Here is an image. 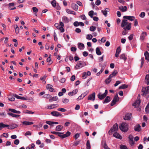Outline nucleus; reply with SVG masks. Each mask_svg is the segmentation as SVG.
Instances as JSON below:
<instances>
[{
  "label": "nucleus",
  "instance_id": "53",
  "mask_svg": "<svg viewBox=\"0 0 149 149\" xmlns=\"http://www.w3.org/2000/svg\"><path fill=\"white\" fill-rule=\"evenodd\" d=\"M50 55L48 57V58H47V62H49V65L51 64L52 63V61L51 60V58L50 57Z\"/></svg>",
  "mask_w": 149,
  "mask_h": 149
},
{
  "label": "nucleus",
  "instance_id": "56",
  "mask_svg": "<svg viewBox=\"0 0 149 149\" xmlns=\"http://www.w3.org/2000/svg\"><path fill=\"white\" fill-rule=\"evenodd\" d=\"M145 16V13L144 12H142L139 15V16L141 18L144 17Z\"/></svg>",
  "mask_w": 149,
  "mask_h": 149
},
{
  "label": "nucleus",
  "instance_id": "50",
  "mask_svg": "<svg viewBox=\"0 0 149 149\" xmlns=\"http://www.w3.org/2000/svg\"><path fill=\"white\" fill-rule=\"evenodd\" d=\"M15 26H16V27L15 28V32L17 34H18L19 32V28L17 25H16Z\"/></svg>",
  "mask_w": 149,
  "mask_h": 149
},
{
  "label": "nucleus",
  "instance_id": "21",
  "mask_svg": "<svg viewBox=\"0 0 149 149\" xmlns=\"http://www.w3.org/2000/svg\"><path fill=\"white\" fill-rule=\"evenodd\" d=\"M132 117V114L130 113L127 114L124 118L125 120H130Z\"/></svg>",
  "mask_w": 149,
  "mask_h": 149
},
{
  "label": "nucleus",
  "instance_id": "16",
  "mask_svg": "<svg viewBox=\"0 0 149 149\" xmlns=\"http://www.w3.org/2000/svg\"><path fill=\"white\" fill-rule=\"evenodd\" d=\"M91 74V72L89 71H87V73L84 72L83 74L82 77L83 79H85L87 77V76H90Z\"/></svg>",
  "mask_w": 149,
  "mask_h": 149
},
{
  "label": "nucleus",
  "instance_id": "57",
  "mask_svg": "<svg viewBox=\"0 0 149 149\" xmlns=\"http://www.w3.org/2000/svg\"><path fill=\"white\" fill-rule=\"evenodd\" d=\"M57 110L63 112H65L66 111V110L65 109L63 108H59Z\"/></svg>",
  "mask_w": 149,
  "mask_h": 149
},
{
  "label": "nucleus",
  "instance_id": "51",
  "mask_svg": "<svg viewBox=\"0 0 149 149\" xmlns=\"http://www.w3.org/2000/svg\"><path fill=\"white\" fill-rule=\"evenodd\" d=\"M66 11L67 13L69 14H73V13L74 12V11L68 9H66Z\"/></svg>",
  "mask_w": 149,
  "mask_h": 149
},
{
  "label": "nucleus",
  "instance_id": "32",
  "mask_svg": "<svg viewBox=\"0 0 149 149\" xmlns=\"http://www.w3.org/2000/svg\"><path fill=\"white\" fill-rule=\"evenodd\" d=\"M63 126L61 125H58L56 128V130L57 131H60L63 129Z\"/></svg>",
  "mask_w": 149,
  "mask_h": 149
},
{
  "label": "nucleus",
  "instance_id": "28",
  "mask_svg": "<svg viewBox=\"0 0 149 149\" xmlns=\"http://www.w3.org/2000/svg\"><path fill=\"white\" fill-rule=\"evenodd\" d=\"M145 59L149 61V53L146 51L144 53Z\"/></svg>",
  "mask_w": 149,
  "mask_h": 149
},
{
  "label": "nucleus",
  "instance_id": "35",
  "mask_svg": "<svg viewBox=\"0 0 149 149\" xmlns=\"http://www.w3.org/2000/svg\"><path fill=\"white\" fill-rule=\"evenodd\" d=\"M84 45L81 43H79L78 44V47L80 49H82L84 48Z\"/></svg>",
  "mask_w": 149,
  "mask_h": 149
},
{
  "label": "nucleus",
  "instance_id": "54",
  "mask_svg": "<svg viewBox=\"0 0 149 149\" xmlns=\"http://www.w3.org/2000/svg\"><path fill=\"white\" fill-rule=\"evenodd\" d=\"M87 148V149H90L91 146L89 141L88 140L86 143Z\"/></svg>",
  "mask_w": 149,
  "mask_h": 149
},
{
  "label": "nucleus",
  "instance_id": "25",
  "mask_svg": "<svg viewBox=\"0 0 149 149\" xmlns=\"http://www.w3.org/2000/svg\"><path fill=\"white\" fill-rule=\"evenodd\" d=\"M119 8L122 12H125L127 10V8L125 6H120L119 7Z\"/></svg>",
  "mask_w": 149,
  "mask_h": 149
},
{
  "label": "nucleus",
  "instance_id": "59",
  "mask_svg": "<svg viewBox=\"0 0 149 149\" xmlns=\"http://www.w3.org/2000/svg\"><path fill=\"white\" fill-rule=\"evenodd\" d=\"M19 140L18 139H15L14 142V144L16 145H18L19 144Z\"/></svg>",
  "mask_w": 149,
  "mask_h": 149
},
{
  "label": "nucleus",
  "instance_id": "48",
  "mask_svg": "<svg viewBox=\"0 0 149 149\" xmlns=\"http://www.w3.org/2000/svg\"><path fill=\"white\" fill-rule=\"evenodd\" d=\"M96 28V26H91L90 28L89 29L91 31H94L95 30Z\"/></svg>",
  "mask_w": 149,
  "mask_h": 149
},
{
  "label": "nucleus",
  "instance_id": "8",
  "mask_svg": "<svg viewBox=\"0 0 149 149\" xmlns=\"http://www.w3.org/2000/svg\"><path fill=\"white\" fill-rule=\"evenodd\" d=\"M119 100V98L117 94H116L113 98V100L111 101V106H113L114 104H115L116 102L118 101Z\"/></svg>",
  "mask_w": 149,
  "mask_h": 149
},
{
  "label": "nucleus",
  "instance_id": "6",
  "mask_svg": "<svg viewBox=\"0 0 149 149\" xmlns=\"http://www.w3.org/2000/svg\"><path fill=\"white\" fill-rule=\"evenodd\" d=\"M107 90H106L105 92L104 93L101 94L100 93H99L97 95L98 97L100 100H102L107 95Z\"/></svg>",
  "mask_w": 149,
  "mask_h": 149
},
{
  "label": "nucleus",
  "instance_id": "39",
  "mask_svg": "<svg viewBox=\"0 0 149 149\" xmlns=\"http://www.w3.org/2000/svg\"><path fill=\"white\" fill-rule=\"evenodd\" d=\"M58 99V98L57 96L52 97L49 100V102H52L54 101H56Z\"/></svg>",
  "mask_w": 149,
  "mask_h": 149
},
{
  "label": "nucleus",
  "instance_id": "37",
  "mask_svg": "<svg viewBox=\"0 0 149 149\" xmlns=\"http://www.w3.org/2000/svg\"><path fill=\"white\" fill-rule=\"evenodd\" d=\"M15 97L18 99H19L22 100H27V99L26 98L24 97H21L16 95H15Z\"/></svg>",
  "mask_w": 149,
  "mask_h": 149
},
{
  "label": "nucleus",
  "instance_id": "5",
  "mask_svg": "<svg viewBox=\"0 0 149 149\" xmlns=\"http://www.w3.org/2000/svg\"><path fill=\"white\" fill-rule=\"evenodd\" d=\"M86 65V64L85 62L83 61H79L77 63V64L75 66V68L77 69H78L79 68H82Z\"/></svg>",
  "mask_w": 149,
  "mask_h": 149
},
{
  "label": "nucleus",
  "instance_id": "31",
  "mask_svg": "<svg viewBox=\"0 0 149 149\" xmlns=\"http://www.w3.org/2000/svg\"><path fill=\"white\" fill-rule=\"evenodd\" d=\"M18 127V125L16 124H14L12 125H10V126H9L8 128V129H13L17 127Z\"/></svg>",
  "mask_w": 149,
  "mask_h": 149
},
{
  "label": "nucleus",
  "instance_id": "58",
  "mask_svg": "<svg viewBox=\"0 0 149 149\" xmlns=\"http://www.w3.org/2000/svg\"><path fill=\"white\" fill-rule=\"evenodd\" d=\"M103 147L104 148L106 149H110L107 146V145L105 143H104L103 144Z\"/></svg>",
  "mask_w": 149,
  "mask_h": 149
},
{
  "label": "nucleus",
  "instance_id": "26",
  "mask_svg": "<svg viewBox=\"0 0 149 149\" xmlns=\"http://www.w3.org/2000/svg\"><path fill=\"white\" fill-rule=\"evenodd\" d=\"M118 73V72L116 70H114L109 76L112 78L113 77H115Z\"/></svg>",
  "mask_w": 149,
  "mask_h": 149
},
{
  "label": "nucleus",
  "instance_id": "10",
  "mask_svg": "<svg viewBox=\"0 0 149 149\" xmlns=\"http://www.w3.org/2000/svg\"><path fill=\"white\" fill-rule=\"evenodd\" d=\"M51 114L52 116L55 117L60 116L61 117H62L63 116L62 114L57 111H52L51 112Z\"/></svg>",
  "mask_w": 149,
  "mask_h": 149
},
{
  "label": "nucleus",
  "instance_id": "41",
  "mask_svg": "<svg viewBox=\"0 0 149 149\" xmlns=\"http://www.w3.org/2000/svg\"><path fill=\"white\" fill-rule=\"evenodd\" d=\"M9 125H5L3 123H0V128H4L5 127H9Z\"/></svg>",
  "mask_w": 149,
  "mask_h": 149
},
{
  "label": "nucleus",
  "instance_id": "61",
  "mask_svg": "<svg viewBox=\"0 0 149 149\" xmlns=\"http://www.w3.org/2000/svg\"><path fill=\"white\" fill-rule=\"evenodd\" d=\"M80 17L83 20H86V17L84 15H82L80 16Z\"/></svg>",
  "mask_w": 149,
  "mask_h": 149
},
{
  "label": "nucleus",
  "instance_id": "14",
  "mask_svg": "<svg viewBox=\"0 0 149 149\" xmlns=\"http://www.w3.org/2000/svg\"><path fill=\"white\" fill-rule=\"evenodd\" d=\"M58 105L57 104H50L47 106V108L48 109H51L58 107Z\"/></svg>",
  "mask_w": 149,
  "mask_h": 149
},
{
  "label": "nucleus",
  "instance_id": "46",
  "mask_svg": "<svg viewBox=\"0 0 149 149\" xmlns=\"http://www.w3.org/2000/svg\"><path fill=\"white\" fill-rule=\"evenodd\" d=\"M51 4L54 7L56 6V2L55 0H53L51 2Z\"/></svg>",
  "mask_w": 149,
  "mask_h": 149
},
{
  "label": "nucleus",
  "instance_id": "49",
  "mask_svg": "<svg viewBox=\"0 0 149 149\" xmlns=\"http://www.w3.org/2000/svg\"><path fill=\"white\" fill-rule=\"evenodd\" d=\"M93 38V36L91 34H87L86 35V38L87 39L90 40Z\"/></svg>",
  "mask_w": 149,
  "mask_h": 149
},
{
  "label": "nucleus",
  "instance_id": "55",
  "mask_svg": "<svg viewBox=\"0 0 149 149\" xmlns=\"http://www.w3.org/2000/svg\"><path fill=\"white\" fill-rule=\"evenodd\" d=\"M43 97L46 98H50L51 97V96L49 94H45L44 95Z\"/></svg>",
  "mask_w": 149,
  "mask_h": 149
},
{
  "label": "nucleus",
  "instance_id": "44",
  "mask_svg": "<svg viewBox=\"0 0 149 149\" xmlns=\"http://www.w3.org/2000/svg\"><path fill=\"white\" fill-rule=\"evenodd\" d=\"M128 86L127 85H126L125 84H123L120 86L119 88V89H124L127 88L128 87Z\"/></svg>",
  "mask_w": 149,
  "mask_h": 149
},
{
  "label": "nucleus",
  "instance_id": "15",
  "mask_svg": "<svg viewBox=\"0 0 149 149\" xmlns=\"http://www.w3.org/2000/svg\"><path fill=\"white\" fill-rule=\"evenodd\" d=\"M141 103V101L139 100H136L135 102L133 104V105L135 107H139V104Z\"/></svg>",
  "mask_w": 149,
  "mask_h": 149
},
{
  "label": "nucleus",
  "instance_id": "18",
  "mask_svg": "<svg viewBox=\"0 0 149 149\" xmlns=\"http://www.w3.org/2000/svg\"><path fill=\"white\" fill-rule=\"evenodd\" d=\"M78 92L77 89H75L73 90L72 92H70L68 93V95L69 96H73L77 94Z\"/></svg>",
  "mask_w": 149,
  "mask_h": 149
},
{
  "label": "nucleus",
  "instance_id": "24",
  "mask_svg": "<svg viewBox=\"0 0 149 149\" xmlns=\"http://www.w3.org/2000/svg\"><path fill=\"white\" fill-rule=\"evenodd\" d=\"M113 136L116 138L119 139H122L121 136L117 132L114 133L113 134Z\"/></svg>",
  "mask_w": 149,
  "mask_h": 149
},
{
  "label": "nucleus",
  "instance_id": "23",
  "mask_svg": "<svg viewBox=\"0 0 149 149\" xmlns=\"http://www.w3.org/2000/svg\"><path fill=\"white\" fill-rule=\"evenodd\" d=\"M130 140V144L133 145L134 144V142L133 141V136L132 135H130L129 137Z\"/></svg>",
  "mask_w": 149,
  "mask_h": 149
},
{
  "label": "nucleus",
  "instance_id": "3",
  "mask_svg": "<svg viewBox=\"0 0 149 149\" xmlns=\"http://www.w3.org/2000/svg\"><path fill=\"white\" fill-rule=\"evenodd\" d=\"M120 130L123 132H126L128 129V125L125 123H123L120 126Z\"/></svg>",
  "mask_w": 149,
  "mask_h": 149
},
{
  "label": "nucleus",
  "instance_id": "33",
  "mask_svg": "<svg viewBox=\"0 0 149 149\" xmlns=\"http://www.w3.org/2000/svg\"><path fill=\"white\" fill-rule=\"evenodd\" d=\"M63 21L65 23H67L69 21V19L66 16H64L62 17Z\"/></svg>",
  "mask_w": 149,
  "mask_h": 149
},
{
  "label": "nucleus",
  "instance_id": "1",
  "mask_svg": "<svg viewBox=\"0 0 149 149\" xmlns=\"http://www.w3.org/2000/svg\"><path fill=\"white\" fill-rule=\"evenodd\" d=\"M131 23H129L127 19H123L122 21L121 25V26L124 29H127L129 30L131 28Z\"/></svg>",
  "mask_w": 149,
  "mask_h": 149
},
{
  "label": "nucleus",
  "instance_id": "2",
  "mask_svg": "<svg viewBox=\"0 0 149 149\" xmlns=\"http://www.w3.org/2000/svg\"><path fill=\"white\" fill-rule=\"evenodd\" d=\"M51 132L52 134L58 135V136L62 139L68 136H70L71 134V133L69 131L67 132L66 134L63 135H61L63 133L62 132Z\"/></svg>",
  "mask_w": 149,
  "mask_h": 149
},
{
  "label": "nucleus",
  "instance_id": "63",
  "mask_svg": "<svg viewBox=\"0 0 149 149\" xmlns=\"http://www.w3.org/2000/svg\"><path fill=\"white\" fill-rule=\"evenodd\" d=\"M32 10L35 13H37L38 12V9L36 7H33Z\"/></svg>",
  "mask_w": 149,
  "mask_h": 149
},
{
  "label": "nucleus",
  "instance_id": "20",
  "mask_svg": "<svg viewBox=\"0 0 149 149\" xmlns=\"http://www.w3.org/2000/svg\"><path fill=\"white\" fill-rule=\"evenodd\" d=\"M134 130L135 131L140 132L141 130L140 125L139 124L136 125L134 127Z\"/></svg>",
  "mask_w": 149,
  "mask_h": 149
},
{
  "label": "nucleus",
  "instance_id": "11",
  "mask_svg": "<svg viewBox=\"0 0 149 149\" xmlns=\"http://www.w3.org/2000/svg\"><path fill=\"white\" fill-rule=\"evenodd\" d=\"M89 93L88 91H86V92L84 93L81 94L77 98V100H79L84 98Z\"/></svg>",
  "mask_w": 149,
  "mask_h": 149
},
{
  "label": "nucleus",
  "instance_id": "4",
  "mask_svg": "<svg viewBox=\"0 0 149 149\" xmlns=\"http://www.w3.org/2000/svg\"><path fill=\"white\" fill-rule=\"evenodd\" d=\"M54 26L58 29H59L61 32H63L64 31V29L63 28L64 24L62 22H60L59 24L58 23H56Z\"/></svg>",
  "mask_w": 149,
  "mask_h": 149
},
{
  "label": "nucleus",
  "instance_id": "12",
  "mask_svg": "<svg viewBox=\"0 0 149 149\" xmlns=\"http://www.w3.org/2000/svg\"><path fill=\"white\" fill-rule=\"evenodd\" d=\"M123 18L124 19H126L131 21H134L135 19V17L134 16H124Z\"/></svg>",
  "mask_w": 149,
  "mask_h": 149
},
{
  "label": "nucleus",
  "instance_id": "38",
  "mask_svg": "<svg viewBox=\"0 0 149 149\" xmlns=\"http://www.w3.org/2000/svg\"><path fill=\"white\" fill-rule=\"evenodd\" d=\"M147 34L146 32H143L141 35V38L142 40H143L144 38V37L146 36Z\"/></svg>",
  "mask_w": 149,
  "mask_h": 149
},
{
  "label": "nucleus",
  "instance_id": "13",
  "mask_svg": "<svg viewBox=\"0 0 149 149\" xmlns=\"http://www.w3.org/2000/svg\"><path fill=\"white\" fill-rule=\"evenodd\" d=\"M95 98V93H93L92 94L90 95L88 97V100H92L94 101Z\"/></svg>",
  "mask_w": 149,
  "mask_h": 149
},
{
  "label": "nucleus",
  "instance_id": "60",
  "mask_svg": "<svg viewBox=\"0 0 149 149\" xmlns=\"http://www.w3.org/2000/svg\"><path fill=\"white\" fill-rule=\"evenodd\" d=\"M120 148L121 149H128L125 146L123 145L120 146Z\"/></svg>",
  "mask_w": 149,
  "mask_h": 149
},
{
  "label": "nucleus",
  "instance_id": "29",
  "mask_svg": "<svg viewBox=\"0 0 149 149\" xmlns=\"http://www.w3.org/2000/svg\"><path fill=\"white\" fill-rule=\"evenodd\" d=\"M9 110L11 112H13L15 113L20 114L21 113L20 111L16 110L14 109H9Z\"/></svg>",
  "mask_w": 149,
  "mask_h": 149
},
{
  "label": "nucleus",
  "instance_id": "62",
  "mask_svg": "<svg viewBox=\"0 0 149 149\" xmlns=\"http://www.w3.org/2000/svg\"><path fill=\"white\" fill-rule=\"evenodd\" d=\"M80 134L77 133L74 136V137L75 139H77L79 137Z\"/></svg>",
  "mask_w": 149,
  "mask_h": 149
},
{
  "label": "nucleus",
  "instance_id": "17",
  "mask_svg": "<svg viewBox=\"0 0 149 149\" xmlns=\"http://www.w3.org/2000/svg\"><path fill=\"white\" fill-rule=\"evenodd\" d=\"M22 123L23 125L25 126L30 125L33 124V122L28 121H23L22 122Z\"/></svg>",
  "mask_w": 149,
  "mask_h": 149
},
{
  "label": "nucleus",
  "instance_id": "22",
  "mask_svg": "<svg viewBox=\"0 0 149 149\" xmlns=\"http://www.w3.org/2000/svg\"><path fill=\"white\" fill-rule=\"evenodd\" d=\"M72 8L74 10L77 11L78 10V6L75 3H72L71 5Z\"/></svg>",
  "mask_w": 149,
  "mask_h": 149
},
{
  "label": "nucleus",
  "instance_id": "43",
  "mask_svg": "<svg viewBox=\"0 0 149 149\" xmlns=\"http://www.w3.org/2000/svg\"><path fill=\"white\" fill-rule=\"evenodd\" d=\"M111 78L109 76L108 78H107L105 81V83L106 84H109L111 81Z\"/></svg>",
  "mask_w": 149,
  "mask_h": 149
},
{
  "label": "nucleus",
  "instance_id": "47",
  "mask_svg": "<svg viewBox=\"0 0 149 149\" xmlns=\"http://www.w3.org/2000/svg\"><path fill=\"white\" fill-rule=\"evenodd\" d=\"M94 15V11L93 10H91L88 12L89 15L92 18L93 17Z\"/></svg>",
  "mask_w": 149,
  "mask_h": 149
},
{
  "label": "nucleus",
  "instance_id": "45",
  "mask_svg": "<svg viewBox=\"0 0 149 149\" xmlns=\"http://www.w3.org/2000/svg\"><path fill=\"white\" fill-rule=\"evenodd\" d=\"M46 77L47 76L46 75H45L43 77H41L40 78V80L43 81V82L45 84L46 83V81H45V80L46 79Z\"/></svg>",
  "mask_w": 149,
  "mask_h": 149
},
{
  "label": "nucleus",
  "instance_id": "30",
  "mask_svg": "<svg viewBox=\"0 0 149 149\" xmlns=\"http://www.w3.org/2000/svg\"><path fill=\"white\" fill-rule=\"evenodd\" d=\"M8 114L13 117L16 118H17L20 116V115H16L10 113H8Z\"/></svg>",
  "mask_w": 149,
  "mask_h": 149
},
{
  "label": "nucleus",
  "instance_id": "42",
  "mask_svg": "<svg viewBox=\"0 0 149 149\" xmlns=\"http://www.w3.org/2000/svg\"><path fill=\"white\" fill-rule=\"evenodd\" d=\"M120 59H123L124 61H125L127 58L125 57V54H123L120 55Z\"/></svg>",
  "mask_w": 149,
  "mask_h": 149
},
{
  "label": "nucleus",
  "instance_id": "19",
  "mask_svg": "<svg viewBox=\"0 0 149 149\" xmlns=\"http://www.w3.org/2000/svg\"><path fill=\"white\" fill-rule=\"evenodd\" d=\"M109 9L108 8H106L105 9V10H102L101 12L104 15L105 17H106L107 14V12H109Z\"/></svg>",
  "mask_w": 149,
  "mask_h": 149
},
{
  "label": "nucleus",
  "instance_id": "27",
  "mask_svg": "<svg viewBox=\"0 0 149 149\" xmlns=\"http://www.w3.org/2000/svg\"><path fill=\"white\" fill-rule=\"evenodd\" d=\"M52 86L51 84H47V88L51 92H53L54 89L52 88Z\"/></svg>",
  "mask_w": 149,
  "mask_h": 149
},
{
  "label": "nucleus",
  "instance_id": "34",
  "mask_svg": "<svg viewBox=\"0 0 149 149\" xmlns=\"http://www.w3.org/2000/svg\"><path fill=\"white\" fill-rule=\"evenodd\" d=\"M145 81L147 85L149 84V74H147L146 75L145 78Z\"/></svg>",
  "mask_w": 149,
  "mask_h": 149
},
{
  "label": "nucleus",
  "instance_id": "40",
  "mask_svg": "<svg viewBox=\"0 0 149 149\" xmlns=\"http://www.w3.org/2000/svg\"><path fill=\"white\" fill-rule=\"evenodd\" d=\"M96 54L98 55H100L102 54L100 50V49L98 47L96 48Z\"/></svg>",
  "mask_w": 149,
  "mask_h": 149
},
{
  "label": "nucleus",
  "instance_id": "36",
  "mask_svg": "<svg viewBox=\"0 0 149 149\" xmlns=\"http://www.w3.org/2000/svg\"><path fill=\"white\" fill-rule=\"evenodd\" d=\"M110 97L109 96L106 97L104 101L103 102L104 103H106L110 101Z\"/></svg>",
  "mask_w": 149,
  "mask_h": 149
},
{
  "label": "nucleus",
  "instance_id": "7",
  "mask_svg": "<svg viewBox=\"0 0 149 149\" xmlns=\"http://www.w3.org/2000/svg\"><path fill=\"white\" fill-rule=\"evenodd\" d=\"M118 124L117 123L113 125V127L111 128L110 130L109 131V134L111 135V134H110V131L111 132H116L118 130Z\"/></svg>",
  "mask_w": 149,
  "mask_h": 149
},
{
  "label": "nucleus",
  "instance_id": "9",
  "mask_svg": "<svg viewBox=\"0 0 149 149\" xmlns=\"http://www.w3.org/2000/svg\"><path fill=\"white\" fill-rule=\"evenodd\" d=\"M142 91L143 93L142 95H144L149 93V86L145 88H143L142 89Z\"/></svg>",
  "mask_w": 149,
  "mask_h": 149
},
{
  "label": "nucleus",
  "instance_id": "52",
  "mask_svg": "<svg viewBox=\"0 0 149 149\" xmlns=\"http://www.w3.org/2000/svg\"><path fill=\"white\" fill-rule=\"evenodd\" d=\"M69 101V100L67 98H64L62 100V102L64 103H67Z\"/></svg>",
  "mask_w": 149,
  "mask_h": 149
},
{
  "label": "nucleus",
  "instance_id": "64",
  "mask_svg": "<svg viewBox=\"0 0 149 149\" xmlns=\"http://www.w3.org/2000/svg\"><path fill=\"white\" fill-rule=\"evenodd\" d=\"M101 3V1L100 0H97L96 1L95 3L96 5L97 6H98L100 5Z\"/></svg>",
  "mask_w": 149,
  "mask_h": 149
}]
</instances>
